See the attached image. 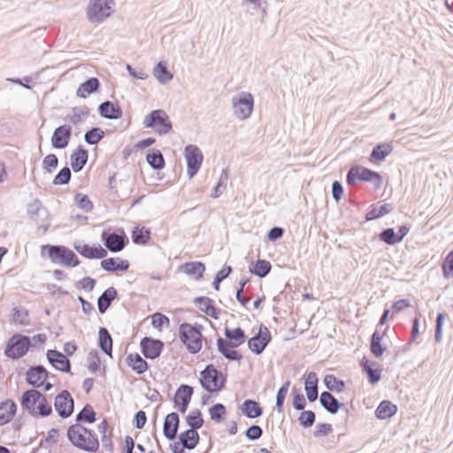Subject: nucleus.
<instances>
[{
  "mask_svg": "<svg viewBox=\"0 0 453 453\" xmlns=\"http://www.w3.org/2000/svg\"><path fill=\"white\" fill-rule=\"evenodd\" d=\"M393 207L389 203H384L380 207H372L365 215L366 221H372L380 219L386 214L391 212Z\"/></svg>",
  "mask_w": 453,
  "mask_h": 453,
  "instance_id": "3c124183",
  "label": "nucleus"
},
{
  "mask_svg": "<svg viewBox=\"0 0 453 453\" xmlns=\"http://www.w3.org/2000/svg\"><path fill=\"white\" fill-rule=\"evenodd\" d=\"M184 157L187 162V174L192 179L202 165L203 155L196 145L188 144L184 149Z\"/></svg>",
  "mask_w": 453,
  "mask_h": 453,
  "instance_id": "9b49d317",
  "label": "nucleus"
},
{
  "mask_svg": "<svg viewBox=\"0 0 453 453\" xmlns=\"http://www.w3.org/2000/svg\"><path fill=\"white\" fill-rule=\"evenodd\" d=\"M446 316L447 315L444 312H440L437 314L434 333V340L436 342H441L442 339V327Z\"/></svg>",
  "mask_w": 453,
  "mask_h": 453,
  "instance_id": "338daca9",
  "label": "nucleus"
},
{
  "mask_svg": "<svg viewBox=\"0 0 453 453\" xmlns=\"http://www.w3.org/2000/svg\"><path fill=\"white\" fill-rule=\"evenodd\" d=\"M199 434L196 430L194 429H187L184 432L180 433L179 435V440L180 443L184 444V447H187V449H194L199 443Z\"/></svg>",
  "mask_w": 453,
  "mask_h": 453,
  "instance_id": "58836bf2",
  "label": "nucleus"
},
{
  "mask_svg": "<svg viewBox=\"0 0 453 453\" xmlns=\"http://www.w3.org/2000/svg\"><path fill=\"white\" fill-rule=\"evenodd\" d=\"M98 346L105 355L111 357L112 338L106 327H100L98 330Z\"/></svg>",
  "mask_w": 453,
  "mask_h": 453,
  "instance_id": "e433bc0d",
  "label": "nucleus"
},
{
  "mask_svg": "<svg viewBox=\"0 0 453 453\" xmlns=\"http://www.w3.org/2000/svg\"><path fill=\"white\" fill-rule=\"evenodd\" d=\"M98 112L101 117L107 119H117L122 117V110L120 106L111 101H104L98 106Z\"/></svg>",
  "mask_w": 453,
  "mask_h": 453,
  "instance_id": "5701e85b",
  "label": "nucleus"
},
{
  "mask_svg": "<svg viewBox=\"0 0 453 453\" xmlns=\"http://www.w3.org/2000/svg\"><path fill=\"white\" fill-rule=\"evenodd\" d=\"M74 250L83 257L88 259H103L107 257V251L100 244L90 246L77 241L73 243Z\"/></svg>",
  "mask_w": 453,
  "mask_h": 453,
  "instance_id": "2eb2a0df",
  "label": "nucleus"
},
{
  "mask_svg": "<svg viewBox=\"0 0 453 453\" xmlns=\"http://www.w3.org/2000/svg\"><path fill=\"white\" fill-rule=\"evenodd\" d=\"M72 173L68 166H65L57 173L53 179L54 185H65L71 180Z\"/></svg>",
  "mask_w": 453,
  "mask_h": 453,
  "instance_id": "e2e57ef3",
  "label": "nucleus"
},
{
  "mask_svg": "<svg viewBox=\"0 0 453 453\" xmlns=\"http://www.w3.org/2000/svg\"><path fill=\"white\" fill-rule=\"evenodd\" d=\"M232 273V267L230 265H224L221 270H219L212 281V287L216 291L219 290L220 283L226 279L229 274Z\"/></svg>",
  "mask_w": 453,
  "mask_h": 453,
  "instance_id": "bf43d9fd",
  "label": "nucleus"
},
{
  "mask_svg": "<svg viewBox=\"0 0 453 453\" xmlns=\"http://www.w3.org/2000/svg\"><path fill=\"white\" fill-rule=\"evenodd\" d=\"M72 136V127L66 124L57 127L51 136V145L54 149L62 150L68 146Z\"/></svg>",
  "mask_w": 453,
  "mask_h": 453,
  "instance_id": "a211bd4d",
  "label": "nucleus"
},
{
  "mask_svg": "<svg viewBox=\"0 0 453 453\" xmlns=\"http://www.w3.org/2000/svg\"><path fill=\"white\" fill-rule=\"evenodd\" d=\"M54 406L59 417L67 418L73 412L74 401L67 390H63L56 396Z\"/></svg>",
  "mask_w": 453,
  "mask_h": 453,
  "instance_id": "4468645a",
  "label": "nucleus"
},
{
  "mask_svg": "<svg viewBox=\"0 0 453 453\" xmlns=\"http://www.w3.org/2000/svg\"><path fill=\"white\" fill-rule=\"evenodd\" d=\"M224 334L226 336L225 339L236 348L243 344L247 340L244 330L239 326L235 328L226 326L224 330Z\"/></svg>",
  "mask_w": 453,
  "mask_h": 453,
  "instance_id": "2f4dec72",
  "label": "nucleus"
},
{
  "mask_svg": "<svg viewBox=\"0 0 453 453\" xmlns=\"http://www.w3.org/2000/svg\"><path fill=\"white\" fill-rule=\"evenodd\" d=\"M150 239V230L145 226H136L132 231V241L135 244H147Z\"/></svg>",
  "mask_w": 453,
  "mask_h": 453,
  "instance_id": "09e8293b",
  "label": "nucleus"
},
{
  "mask_svg": "<svg viewBox=\"0 0 453 453\" xmlns=\"http://www.w3.org/2000/svg\"><path fill=\"white\" fill-rule=\"evenodd\" d=\"M101 267L106 272H126L129 268V262L119 257L103 258Z\"/></svg>",
  "mask_w": 453,
  "mask_h": 453,
  "instance_id": "bb28decb",
  "label": "nucleus"
},
{
  "mask_svg": "<svg viewBox=\"0 0 453 453\" xmlns=\"http://www.w3.org/2000/svg\"><path fill=\"white\" fill-rule=\"evenodd\" d=\"M199 382L202 388L209 393L219 392L226 387V375H224L213 365H207L200 372Z\"/></svg>",
  "mask_w": 453,
  "mask_h": 453,
  "instance_id": "39448f33",
  "label": "nucleus"
},
{
  "mask_svg": "<svg viewBox=\"0 0 453 453\" xmlns=\"http://www.w3.org/2000/svg\"><path fill=\"white\" fill-rule=\"evenodd\" d=\"M240 409L242 413L249 418H256L263 414V409L259 403L252 399L244 400Z\"/></svg>",
  "mask_w": 453,
  "mask_h": 453,
  "instance_id": "473e14b6",
  "label": "nucleus"
},
{
  "mask_svg": "<svg viewBox=\"0 0 453 453\" xmlns=\"http://www.w3.org/2000/svg\"><path fill=\"white\" fill-rule=\"evenodd\" d=\"M101 239L105 248L112 253L121 251L128 242L124 233L118 234L110 231H104Z\"/></svg>",
  "mask_w": 453,
  "mask_h": 453,
  "instance_id": "ddd939ff",
  "label": "nucleus"
},
{
  "mask_svg": "<svg viewBox=\"0 0 453 453\" xmlns=\"http://www.w3.org/2000/svg\"><path fill=\"white\" fill-rule=\"evenodd\" d=\"M271 340L272 335L269 329L265 326H261L258 333L248 340V348L254 354L260 355Z\"/></svg>",
  "mask_w": 453,
  "mask_h": 453,
  "instance_id": "f8f14e48",
  "label": "nucleus"
},
{
  "mask_svg": "<svg viewBox=\"0 0 453 453\" xmlns=\"http://www.w3.org/2000/svg\"><path fill=\"white\" fill-rule=\"evenodd\" d=\"M20 405L32 416L48 417L52 413L46 397L35 389L26 390L20 397Z\"/></svg>",
  "mask_w": 453,
  "mask_h": 453,
  "instance_id": "f03ea898",
  "label": "nucleus"
},
{
  "mask_svg": "<svg viewBox=\"0 0 453 453\" xmlns=\"http://www.w3.org/2000/svg\"><path fill=\"white\" fill-rule=\"evenodd\" d=\"M293 396V407L296 411H303L306 407V400L301 390L294 387L291 391Z\"/></svg>",
  "mask_w": 453,
  "mask_h": 453,
  "instance_id": "13d9d810",
  "label": "nucleus"
},
{
  "mask_svg": "<svg viewBox=\"0 0 453 453\" xmlns=\"http://www.w3.org/2000/svg\"><path fill=\"white\" fill-rule=\"evenodd\" d=\"M357 181L372 182L376 188L382 184L381 175L365 166L355 165L350 167L346 176V182L349 187H354Z\"/></svg>",
  "mask_w": 453,
  "mask_h": 453,
  "instance_id": "423d86ee",
  "label": "nucleus"
},
{
  "mask_svg": "<svg viewBox=\"0 0 453 453\" xmlns=\"http://www.w3.org/2000/svg\"><path fill=\"white\" fill-rule=\"evenodd\" d=\"M209 414L213 421L220 423L224 420L226 414V406L223 403H215L210 407Z\"/></svg>",
  "mask_w": 453,
  "mask_h": 453,
  "instance_id": "864d4df0",
  "label": "nucleus"
},
{
  "mask_svg": "<svg viewBox=\"0 0 453 453\" xmlns=\"http://www.w3.org/2000/svg\"><path fill=\"white\" fill-rule=\"evenodd\" d=\"M17 411V404L14 401L8 399L0 403V426L8 424Z\"/></svg>",
  "mask_w": 453,
  "mask_h": 453,
  "instance_id": "7c9ffc66",
  "label": "nucleus"
},
{
  "mask_svg": "<svg viewBox=\"0 0 453 453\" xmlns=\"http://www.w3.org/2000/svg\"><path fill=\"white\" fill-rule=\"evenodd\" d=\"M41 256H47L53 264L67 267H76L80 265L77 255L63 245L45 244L41 247Z\"/></svg>",
  "mask_w": 453,
  "mask_h": 453,
  "instance_id": "7ed1b4c3",
  "label": "nucleus"
},
{
  "mask_svg": "<svg viewBox=\"0 0 453 453\" xmlns=\"http://www.w3.org/2000/svg\"><path fill=\"white\" fill-rule=\"evenodd\" d=\"M49 363L58 371L62 372H71V362L68 357L57 349H49L46 353Z\"/></svg>",
  "mask_w": 453,
  "mask_h": 453,
  "instance_id": "6ab92c4d",
  "label": "nucleus"
},
{
  "mask_svg": "<svg viewBox=\"0 0 453 453\" xmlns=\"http://www.w3.org/2000/svg\"><path fill=\"white\" fill-rule=\"evenodd\" d=\"M104 137V132L100 127H92L84 134V140L89 145L97 144Z\"/></svg>",
  "mask_w": 453,
  "mask_h": 453,
  "instance_id": "603ef678",
  "label": "nucleus"
},
{
  "mask_svg": "<svg viewBox=\"0 0 453 453\" xmlns=\"http://www.w3.org/2000/svg\"><path fill=\"white\" fill-rule=\"evenodd\" d=\"M88 114V109L86 106L74 107L72 113L67 116V119L73 125H77L82 122V117Z\"/></svg>",
  "mask_w": 453,
  "mask_h": 453,
  "instance_id": "4d7b16f0",
  "label": "nucleus"
},
{
  "mask_svg": "<svg viewBox=\"0 0 453 453\" xmlns=\"http://www.w3.org/2000/svg\"><path fill=\"white\" fill-rule=\"evenodd\" d=\"M289 385H290V381L287 380L278 389V392L276 395L275 409L279 413L282 412V411H283L284 402H285V398H286L288 391Z\"/></svg>",
  "mask_w": 453,
  "mask_h": 453,
  "instance_id": "5fc2aeb1",
  "label": "nucleus"
},
{
  "mask_svg": "<svg viewBox=\"0 0 453 453\" xmlns=\"http://www.w3.org/2000/svg\"><path fill=\"white\" fill-rule=\"evenodd\" d=\"M96 413L93 407L87 403L76 415V424L83 423L92 424L96 420Z\"/></svg>",
  "mask_w": 453,
  "mask_h": 453,
  "instance_id": "79ce46f5",
  "label": "nucleus"
},
{
  "mask_svg": "<svg viewBox=\"0 0 453 453\" xmlns=\"http://www.w3.org/2000/svg\"><path fill=\"white\" fill-rule=\"evenodd\" d=\"M180 427V417L176 412H171L165 418L163 424L164 436L169 440L173 441L178 434Z\"/></svg>",
  "mask_w": 453,
  "mask_h": 453,
  "instance_id": "412c9836",
  "label": "nucleus"
},
{
  "mask_svg": "<svg viewBox=\"0 0 453 453\" xmlns=\"http://www.w3.org/2000/svg\"><path fill=\"white\" fill-rule=\"evenodd\" d=\"M32 348L31 337L21 334H14L7 342L4 354L13 360L24 357Z\"/></svg>",
  "mask_w": 453,
  "mask_h": 453,
  "instance_id": "0eeeda50",
  "label": "nucleus"
},
{
  "mask_svg": "<svg viewBox=\"0 0 453 453\" xmlns=\"http://www.w3.org/2000/svg\"><path fill=\"white\" fill-rule=\"evenodd\" d=\"M234 113L239 119H248L254 107V98L250 93L242 92L232 98Z\"/></svg>",
  "mask_w": 453,
  "mask_h": 453,
  "instance_id": "9d476101",
  "label": "nucleus"
},
{
  "mask_svg": "<svg viewBox=\"0 0 453 453\" xmlns=\"http://www.w3.org/2000/svg\"><path fill=\"white\" fill-rule=\"evenodd\" d=\"M114 0H90L87 7V18L91 23H101L112 12Z\"/></svg>",
  "mask_w": 453,
  "mask_h": 453,
  "instance_id": "6e6552de",
  "label": "nucleus"
},
{
  "mask_svg": "<svg viewBox=\"0 0 453 453\" xmlns=\"http://www.w3.org/2000/svg\"><path fill=\"white\" fill-rule=\"evenodd\" d=\"M96 280L89 276L84 277L75 283L77 289H82L90 292L94 289Z\"/></svg>",
  "mask_w": 453,
  "mask_h": 453,
  "instance_id": "774afa93",
  "label": "nucleus"
},
{
  "mask_svg": "<svg viewBox=\"0 0 453 453\" xmlns=\"http://www.w3.org/2000/svg\"><path fill=\"white\" fill-rule=\"evenodd\" d=\"M126 363L139 375L143 374L149 369L147 361L144 360L138 353H131L127 355Z\"/></svg>",
  "mask_w": 453,
  "mask_h": 453,
  "instance_id": "72a5a7b5",
  "label": "nucleus"
},
{
  "mask_svg": "<svg viewBox=\"0 0 453 453\" xmlns=\"http://www.w3.org/2000/svg\"><path fill=\"white\" fill-rule=\"evenodd\" d=\"M203 326L200 324L183 322L179 326V338L181 343L191 354L198 353L203 346L202 331Z\"/></svg>",
  "mask_w": 453,
  "mask_h": 453,
  "instance_id": "20e7f679",
  "label": "nucleus"
},
{
  "mask_svg": "<svg viewBox=\"0 0 453 453\" xmlns=\"http://www.w3.org/2000/svg\"><path fill=\"white\" fill-rule=\"evenodd\" d=\"M49 376L48 371L42 365L31 366L26 373L27 382L35 387L39 388L42 386L43 382Z\"/></svg>",
  "mask_w": 453,
  "mask_h": 453,
  "instance_id": "aec40b11",
  "label": "nucleus"
},
{
  "mask_svg": "<svg viewBox=\"0 0 453 453\" xmlns=\"http://www.w3.org/2000/svg\"><path fill=\"white\" fill-rule=\"evenodd\" d=\"M88 151L82 145H79L72 153L70 160L73 172L78 173L82 170L88 162Z\"/></svg>",
  "mask_w": 453,
  "mask_h": 453,
  "instance_id": "393cba45",
  "label": "nucleus"
},
{
  "mask_svg": "<svg viewBox=\"0 0 453 453\" xmlns=\"http://www.w3.org/2000/svg\"><path fill=\"white\" fill-rule=\"evenodd\" d=\"M146 127L154 129L158 134L164 135L172 129L168 115L163 110H153L143 119Z\"/></svg>",
  "mask_w": 453,
  "mask_h": 453,
  "instance_id": "1a4fd4ad",
  "label": "nucleus"
},
{
  "mask_svg": "<svg viewBox=\"0 0 453 453\" xmlns=\"http://www.w3.org/2000/svg\"><path fill=\"white\" fill-rule=\"evenodd\" d=\"M193 393L194 389L191 386L181 384L174 394V408H176L180 413H185L190 403Z\"/></svg>",
  "mask_w": 453,
  "mask_h": 453,
  "instance_id": "f3484780",
  "label": "nucleus"
},
{
  "mask_svg": "<svg viewBox=\"0 0 453 453\" xmlns=\"http://www.w3.org/2000/svg\"><path fill=\"white\" fill-rule=\"evenodd\" d=\"M196 307L206 315L217 319L219 316V310L213 305V301L207 296H197L194 299Z\"/></svg>",
  "mask_w": 453,
  "mask_h": 453,
  "instance_id": "cd10ccee",
  "label": "nucleus"
},
{
  "mask_svg": "<svg viewBox=\"0 0 453 453\" xmlns=\"http://www.w3.org/2000/svg\"><path fill=\"white\" fill-rule=\"evenodd\" d=\"M141 351L148 359L157 358L164 349V342L161 340L151 337H144L140 342Z\"/></svg>",
  "mask_w": 453,
  "mask_h": 453,
  "instance_id": "dca6fc26",
  "label": "nucleus"
},
{
  "mask_svg": "<svg viewBox=\"0 0 453 453\" xmlns=\"http://www.w3.org/2000/svg\"><path fill=\"white\" fill-rule=\"evenodd\" d=\"M146 160L154 170H161L165 167V159L158 150H150L146 156Z\"/></svg>",
  "mask_w": 453,
  "mask_h": 453,
  "instance_id": "c03bdc74",
  "label": "nucleus"
},
{
  "mask_svg": "<svg viewBox=\"0 0 453 453\" xmlns=\"http://www.w3.org/2000/svg\"><path fill=\"white\" fill-rule=\"evenodd\" d=\"M441 268L443 276L446 279L453 278V250L450 251L444 258Z\"/></svg>",
  "mask_w": 453,
  "mask_h": 453,
  "instance_id": "0e129e2a",
  "label": "nucleus"
},
{
  "mask_svg": "<svg viewBox=\"0 0 453 453\" xmlns=\"http://www.w3.org/2000/svg\"><path fill=\"white\" fill-rule=\"evenodd\" d=\"M118 291L115 288L110 287L105 289L97 299V309L100 314H104L117 298Z\"/></svg>",
  "mask_w": 453,
  "mask_h": 453,
  "instance_id": "c85d7f7f",
  "label": "nucleus"
},
{
  "mask_svg": "<svg viewBox=\"0 0 453 453\" xmlns=\"http://www.w3.org/2000/svg\"><path fill=\"white\" fill-rule=\"evenodd\" d=\"M27 213L30 218L38 222L40 218L47 217V210L44 208L39 199L33 200L27 205Z\"/></svg>",
  "mask_w": 453,
  "mask_h": 453,
  "instance_id": "37998d69",
  "label": "nucleus"
},
{
  "mask_svg": "<svg viewBox=\"0 0 453 453\" xmlns=\"http://www.w3.org/2000/svg\"><path fill=\"white\" fill-rule=\"evenodd\" d=\"M153 74L162 84L170 81L173 78V73L168 71L166 64L163 61H160L156 65L153 69Z\"/></svg>",
  "mask_w": 453,
  "mask_h": 453,
  "instance_id": "49530a36",
  "label": "nucleus"
},
{
  "mask_svg": "<svg viewBox=\"0 0 453 453\" xmlns=\"http://www.w3.org/2000/svg\"><path fill=\"white\" fill-rule=\"evenodd\" d=\"M272 265L269 261L265 259H258L250 268V272L259 278H264L270 273Z\"/></svg>",
  "mask_w": 453,
  "mask_h": 453,
  "instance_id": "de8ad7c7",
  "label": "nucleus"
},
{
  "mask_svg": "<svg viewBox=\"0 0 453 453\" xmlns=\"http://www.w3.org/2000/svg\"><path fill=\"white\" fill-rule=\"evenodd\" d=\"M318 385L319 378L315 372H310L305 374L304 378V390L308 401L311 403L318 399Z\"/></svg>",
  "mask_w": 453,
  "mask_h": 453,
  "instance_id": "b1692460",
  "label": "nucleus"
},
{
  "mask_svg": "<svg viewBox=\"0 0 453 453\" xmlns=\"http://www.w3.org/2000/svg\"><path fill=\"white\" fill-rule=\"evenodd\" d=\"M58 165V158L55 154H49L42 160V168L46 173H51Z\"/></svg>",
  "mask_w": 453,
  "mask_h": 453,
  "instance_id": "69168bd1",
  "label": "nucleus"
},
{
  "mask_svg": "<svg viewBox=\"0 0 453 453\" xmlns=\"http://www.w3.org/2000/svg\"><path fill=\"white\" fill-rule=\"evenodd\" d=\"M398 408L390 401L384 400L377 407L375 415L379 419H388L396 414Z\"/></svg>",
  "mask_w": 453,
  "mask_h": 453,
  "instance_id": "ea45409f",
  "label": "nucleus"
},
{
  "mask_svg": "<svg viewBox=\"0 0 453 453\" xmlns=\"http://www.w3.org/2000/svg\"><path fill=\"white\" fill-rule=\"evenodd\" d=\"M74 203L80 209H81L85 212H88L93 209V203L87 195L81 193L76 194L74 197Z\"/></svg>",
  "mask_w": 453,
  "mask_h": 453,
  "instance_id": "052dcab7",
  "label": "nucleus"
},
{
  "mask_svg": "<svg viewBox=\"0 0 453 453\" xmlns=\"http://www.w3.org/2000/svg\"><path fill=\"white\" fill-rule=\"evenodd\" d=\"M324 384L329 391L342 393L345 390L346 385L342 380L334 374H326L324 377Z\"/></svg>",
  "mask_w": 453,
  "mask_h": 453,
  "instance_id": "a18cd8bd",
  "label": "nucleus"
},
{
  "mask_svg": "<svg viewBox=\"0 0 453 453\" xmlns=\"http://www.w3.org/2000/svg\"><path fill=\"white\" fill-rule=\"evenodd\" d=\"M316 420V414L312 411H302L298 421L304 428L311 427L314 425Z\"/></svg>",
  "mask_w": 453,
  "mask_h": 453,
  "instance_id": "680f3d73",
  "label": "nucleus"
},
{
  "mask_svg": "<svg viewBox=\"0 0 453 453\" xmlns=\"http://www.w3.org/2000/svg\"><path fill=\"white\" fill-rule=\"evenodd\" d=\"M392 150L393 147L390 143H379L373 147L369 159L372 162H382Z\"/></svg>",
  "mask_w": 453,
  "mask_h": 453,
  "instance_id": "4c0bfd02",
  "label": "nucleus"
},
{
  "mask_svg": "<svg viewBox=\"0 0 453 453\" xmlns=\"http://www.w3.org/2000/svg\"><path fill=\"white\" fill-rule=\"evenodd\" d=\"M388 329V326L386 327L385 331ZM385 333L386 332L380 333L379 329H376L371 336L370 350L375 357H380L386 351V347L381 343L382 337Z\"/></svg>",
  "mask_w": 453,
  "mask_h": 453,
  "instance_id": "f704fd0d",
  "label": "nucleus"
},
{
  "mask_svg": "<svg viewBox=\"0 0 453 453\" xmlns=\"http://www.w3.org/2000/svg\"><path fill=\"white\" fill-rule=\"evenodd\" d=\"M322 407L331 414H336L342 404L329 391H323L319 395Z\"/></svg>",
  "mask_w": 453,
  "mask_h": 453,
  "instance_id": "c756f323",
  "label": "nucleus"
},
{
  "mask_svg": "<svg viewBox=\"0 0 453 453\" xmlns=\"http://www.w3.org/2000/svg\"><path fill=\"white\" fill-rule=\"evenodd\" d=\"M186 422H187V425L189 426V429H194L196 431L198 429H200L204 423L201 411L198 409H196V410L190 411L186 416Z\"/></svg>",
  "mask_w": 453,
  "mask_h": 453,
  "instance_id": "8fccbe9b",
  "label": "nucleus"
},
{
  "mask_svg": "<svg viewBox=\"0 0 453 453\" xmlns=\"http://www.w3.org/2000/svg\"><path fill=\"white\" fill-rule=\"evenodd\" d=\"M236 347L228 342L226 339L218 337L217 349L218 351L226 359L230 361H240L242 359V355L235 350Z\"/></svg>",
  "mask_w": 453,
  "mask_h": 453,
  "instance_id": "4be33fe9",
  "label": "nucleus"
},
{
  "mask_svg": "<svg viewBox=\"0 0 453 453\" xmlns=\"http://www.w3.org/2000/svg\"><path fill=\"white\" fill-rule=\"evenodd\" d=\"M241 5L251 15L256 14L257 10H261L262 16L266 15L268 4L265 0H242Z\"/></svg>",
  "mask_w": 453,
  "mask_h": 453,
  "instance_id": "a19ab883",
  "label": "nucleus"
},
{
  "mask_svg": "<svg viewBox=\"0 0 453 453\" xmlns=\"http://www.w3.org/2000/svg\"><path fill=\"white\" fill-rule=\"evenodd\" d=\"M379 240L390 246L400 243L399 240H397L396 233L392 227L382 230L379 234Z\"/></svg>",
  "mask_w": 453,
  "mask_h": 453,
  "instance_id": "6e6d98bb",
  "label": "nucleus"
},
{
  "mask_svg": "<svg viewBox=\"0 0 453 453\" xmlns=\"http://www.w3.org/2000/svg\"><path fill=\"white\" fill-rule=\"evenodd\" d=\"M100 81L96 77L88 78L87 81L82 82L77 89V96L86 98L89 95L96 92L99 89Z\"/></svg>",
  "mask_w": 453,
  "mask_h": 453,
  "instance_id": "c9c22d12",
  "label": "nucleus"
},
{
  "mask_svg": "<svg viewBox=\"0 0 453 453\" xmlns=\"http://www.w3.org/2000/svg\"><path fill=\"white\" fill-rule=\"evenodd\" d=\"M180 271L196 280H200L205 272V265L201 261L186 262L180 265Z\"/></svg>",
  "mask_w": 453,
  "mask_h": 453,
  "instance_id": "a878e982",
  "label": "nucleus"
},
{
  "mask_svg": "<svg viewBox=\"0 0 453 453\" xmlns=\"http://www.w3.org/2000/svg\"><path fill=\"white\" fill-rule=\"evenodd\" d=\"M66 437L73 446L86 452H96L99 441L96 434L82 425H71L66 432Z\"/></svg>",
  "mask_w": 453,
  "mask_h": 453,
  "instance_id": "f257e3e1",
  "label": "nucleus"
}]
</instances>
